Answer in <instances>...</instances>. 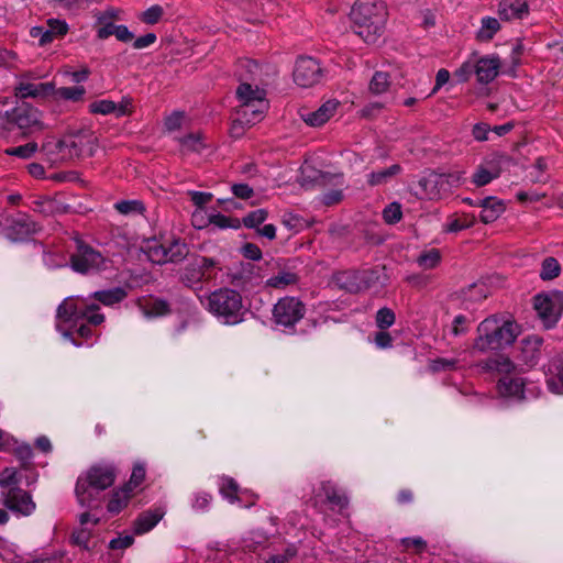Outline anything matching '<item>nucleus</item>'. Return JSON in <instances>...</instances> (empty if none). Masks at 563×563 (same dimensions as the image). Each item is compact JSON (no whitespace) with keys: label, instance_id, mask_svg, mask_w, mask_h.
<instances>
[{"label":"nucleus","instance_id":"obj_38","mask_svg":"<svg viewBox=\"0 0 563 563\" xmlns=\"http://www.w3.org/2000/svg\"><path fill=\"white\" fill-rule=\"evenodd\" d=\"M441 262V252L438 249L422 251L416 260L418 266L424 271L435 268Z\"/></svg>","mask_w":563,"mask_h":563},{"label":"nucleus","instance_id":"obj_43","mask_svg":"<svg viewBox=\"0 0 563 563\" xmlns=\"http://www.w3.org/2000/svg\"><path fill=\"white\" fill-rule=\"evenodd\" d=\"M297 282V275L290 272H280L266 280V285L272 288L283 289Z\"/></svg>","mask_w":563,"mask_h":563},{"label":"nucleus","instance_id":"obj_9","mask_svg":"<svg viewBox=\"0 0 563 563\" xmlns=\"http://www.w3.org/2000/svg\"><path fill=\"white\" fill-rule=\"evenodd\" d=\"M76 252L70 257L71 268L81 274L100 271L106 267V260L100 252L75 239Z\"/></svg>","mask_w":563,"mask_h":563},{"label":"nucleus","instance_id":"obj_40","mask_svg":"<svg viewBox=\"0 0 563 563\" xmlns=\"http://www.w3.org/2000/svg\"><path fill=\"white\" fill-rule=\"evenodd\" d=\"M142 313L145 318H156L165 316L168 312L166 301L161 299H151L145 306L141 307Z\"/></svg>","mask_w":563,"mask_h":563},{"label":"nucleus","instance_id":"obj_2","mask_svg":"<svg viewBox=\"0 0 563 563\" xmlns=\"http://www.w3.org/2000/svg\"><path fill=\"white\" fill-rule=\"evenodd\" d=\"M387 14L382 0H357L350 13L355 34L367 44L377 43L384 34Z\"/></svg>","mask_w":563,"mask_h":563},{"label":"nucleus","instance_id":"obj_21","mask_svg":"<svg viewBox=\"0 0 563 563\" xmlns=\"http://www.w3.org/2000/svg\"><path fill=\"white\" fill-rule=\"evenodd\" d=\"M474 65L477 81L481 84H488L497 77L500 68V60L495 55H488L474 62Z\"/></svg>","mask_w":563,"mask_h":563},{"label":"nucleus","instance_id":"obj_37","mask_svg":"<svg viewBox=\"0 0 563 563\" xmlns=\"http://www.w3.org/2000/svg\"><path fill=\"white\" fill-rule=\"evenodd\" d=\"M401 170L400 165L394 164L387 168L372 172L368 175V183L372 186L386 184L389 179L398 175Z\"/></svg>","mask_w":563,"mask_h":563},{"label":"nucleus","instance_id":"obj_8","mask_svg":"<svg viewBox=\"0 0 563 563\" xmlns=\"http://www.w3.org/2000/svg\"><path fill=\"white\" fill-rule=\"evenodd\" d=\"M12 126L21 130L23 135L42 131L45 128L42 112L27 102H15L10 117V129Z\"/></svg>","mask_w":563,"mask_h":563},{"label":"nucleus","instance_id":"obj_47","mask_svg":"<svg viewBox=\"0 0 563 563\" xmlns=\"http://www.w3.org/2000/svg\"><path fill=\"white\" fill-rule=\"evenodd\" d=\"M38 151V145L35 142H30L16 147H9L4 153L10 156H16L23 159L32 157Z\"/></svg>","mask_w":563,"mask_h":563},{"label":"nucleus","instance_id":"obj_50","mask_svg":"<svg viewBox=\"0 0 563 563\" xmlns=\"http://www.w3.org/2000/svg\"><path fill=\"white\" fill-rule=\"evenodd\" d=\"M114 208L122 214H136L144 211V205L139 200L118 201Z\"/></svg>","mask_w":563,"mask_h":563},{"label":"nucleus","instance_id":"obj_20","mask_svg":"<svg viewBox=\"0 0 563 563\" xmlns=\"http://www.w3.org/2000/svg\"><path fill=\"white\" fill-rule=\"evenodd\" d=\"M340 102L335 99L327 100L316 111H302L301 119L311 126H321L338 111Z\"/></svg>","mask_w":563,"mask_h":563},{"label":"nucleus","instance_id":"obj_23","mask_svg":"<svg viewBox=\"0 0 563 563\" xmlns=\"http://www.w3.org/2000/svg\"><path fill=\"white\" fill-rule=\"evenodd\" d=\"M419 185L423 194L430 199L440 198L449 192L446 188L448 181L443 174L440 173L431 172L427 174L419 180Z\"/></svg>","mask_w":563,"mask_h":563},{"label":"nucleus","instance_id":"obj_29","mask_svg":"<svg viewBox=\"0 0 563 563\" xmlns=\"http://www.w3.org/2000/svg\"><path fill=\"white\" fill-rule=\"evenodd\" d=\"M520 346L523 361L527 364H533L539 357L542 339L538 335H529L521 341Z\"/></svg>","mask_w":563,"mask_h":563},{"label":"nucleus","instance_id":"obj_64","mask_svg":"<svg viewBox=\"0 0 563 563\" xmlns=\"http://www.w3.org/2000/svg\"><path fill=\"white\" fill-rule=\"evenodd\" d=\"M134 542V538L131 534L119 536L109 542L111 550H124L130 548Z\"/></svg>","mask_w":563,"mask_h":563},{"label":"nucleus","instance_id":"obj_31","mask_svg":"<svg viewBox=\"0 0 563 563\" xmlns=\"http://www.w3.org/2000/svg\"><path fill=\"white\" fill-rule=\"evenodd\" d=\"M482 367L487 372H497L505 374V376H511L510 374L515 371L514 363L508 357L503 355L488 358L482 364Z\"/></svg>","mask_w":563,"mask_h":563},{"label":"nucleus","instance_id":"obj_22","mask_svg":"<svg viewBox=\"0 0 563 563\" xmlns=\"http://www.w3.org/2000/svg\"><path fill=\"white\" fill-rule=\"evenodd\" d=\"M497 12L505 21L522 20L529 14V4L527 0H500Z\"/></svg>","mask_w":563,"mask_h":563},{"label":"nucleus","instance_id":"obj_53","mask_svg":"<svg viewBox=\"0 0 563 563\" xmlns=\"http://www.w3.org/2000/svg\"><path fill=\"white\" fill-rule=\"evenodd\" d=\"M42 151L47 156L57 155L58 158H65L64 144H62V139H46L45 142L42 144Z\"/></svg>","mask_w":563,"mask_h":563},{"label":"nucleus","instance_id":"obj_4","mask_svg":"<svg viewBox=\"0 0 563 563\" xmlns=\"http://www.w3.org/2000/svg\"><path fill=\"white\" fill-rule=\"evenodd\" d=\"M519 332L516 322L497 314L490 316L478 324L473 349L482 353L503 349L512 344Z\"/></svg>","mask_w":563,"mask_h":563},{"label":"nucleus","instance_id":"obj_3","mask_svg":"<svg viewBox=\"0 0 563 563\" xmlns=\"http://www.w3.org/2000/svg\"><path fill=\"white\" fill-rule=\"evenodd\" d=\"M115 479L112 464H97L81 474L76 483V496L81 507L97 509L101 505V493L110 487Z\"/></svg>","mask_w":563,"mask_h":563},{"label":"nucleus","instance_id":"obj_17","mask_svg":"<svg viewBox=\"0 0 563 563\" xmlns=\"http://www.w3.org/2000/svg\"><path fill=\"white\" fill-rule=\"evenodd\" d=\"M319 503H327L332 510L342 514L347 506V498L332 483L322 482L316 492V504Z\"/></svg>","mask_w":563,"mask_h":563},{"label":"nucleus","instance_id":"obj_7","mask_svg":"<svg viewBox=\"0 0 563 563\" xmlns=\"http://www.w3.org/2000/svg\"><path fill=\"white\" fill-rule=\"evenodd\" d=\"M533 306L544 327L553 328L563 311V292L553 290L539 294L533 299Z\"/></svg>","mask_w":563,"mask_h":563},{"label":"nucleus","instance_id":"obj_11","mask_svg":"<svg viewBox=\"0 0 563 563\" xmlns=\"http://www.w3.org/2000/svg\"><path fill=\"white\" fill-rule=\"evenodd\" d=\"M305 305L296 297L279 299L273 309V318L276 324L292 328L305 316Z\"/></svg>","mask_w":563,"mask_h":563},{"label":"nucleus","instance_id":"obj_24","mask_svg":"<svg viewBox=\"0 0 563 563\" xmlns=\"http://www.w3.org/2000/svg\"><path fill=\"white\" fill-rule=\"evenodd\" d=\"M54 92L52 82L21 81L15 87V96L19 98H44Z\"/></svg>","mask_w":563,"mask_h":563},{"label":"nucleus","instance_id":"obj_51","mask_svg":"<svg viewBox=\"0 0 563 563\" xmlns=\"http://www.w3.org/2000/svg\"><path fill=\"white\" fill-rule=\"evenodd\" d=\"M115 109L117 103L108 99L96 100L89 104V110L91 113H98L102 115H107L110 113L115 114Z\"/></svg>","mask_w":563,"mask_h":563},{"label":"nucleus","instance_id":"obj_59","mask_svg":"<svg viewBox=\"0 0 563 563\" xmlns=\"http://www.w3.org/2000/svg\"><path fill=\"white\" fill-rule=\"evenodd\" d=\"M211 221V213H207L203 208H196L191 214V223L197 229L207 228Z\"/></svg>","mask_w":563,"mask_h":563},{"label":"nucleus","instance_id":"obj_57","mask_svg":"<svg viewBox=\"0 0 563 563\" xmlns=\"http://www.w3.org/2000/svg\"><path fill=\"white\" fill-rule=\"evenodd\" d=\"M46 24H47V29L49 30V32L52 33V35L55 37H63L65 36L68 31H69V26L67 24V22L65 20H59V19H48L46 21Z\"/></svg>","mask_w":563,"mask_h":563},{"label":"nucleus","instance_id":"obj_25","mask_svg":"<svg viewBox=\"0 0 563 563\" xmlns=\"http://www.w3.org/2000/svg\"><path fill=\"white\" fill-rule=\"evenodd\" d=\"M478 207L482 208L479 218L484 223L494 222L505 211L503 201L496 197H486L484 199H479Z\"/></svg>","mask_w":563,"mask_h":563},{"label":"nucleus","instance_id":"obj_26","mask_svg":"<svg viewBox=\"0 0 563 563\" xmlns=\"http://www.w3.org/2000/svg\"><path fill=\"white\" fill-rule=\"evenodd\" d=\"M165 512L161 508L142 512L133 525L136 534H144L151 531L164 517Z\"/></svg>","mask_w":563,"mask_h":563},{"label":"nucleus","instance_id":"obj_15","mask_svg":"<svg viewBox=\"0 0 563 563\" xmlns=\"http://www.w3.org/2000/svg\"><path fill=\"white\" fill-rule=\"evenodd\" d=\"M40 231V225L26 213H18L8 220L7 236L13 241H23Z\"/></svg>","mask_w":563,"mask_h":563},{"label":"nucleus","instance_id":"obj_41","mask_svg":"<svg viewBox=\"0 0 563 563\" xmlns=\"http://www.w3.org/2000/svg\"><path fill=\"white\" fill-rule=\"evenodd\" d=\"M561 273V266L556 258L547 257L541 264L540 277L542 280H552Z\"/></svg>","mask_w":563,"mask_h":563},{"label":"nucleus","instance_id":"obj_14","mask_svg":"<svg viewBox=\"0 0 563 563\" xmlns=\"http://www.w3.org/2000/svg\"><path fill=\"white\" fill-rule=\"evenodd\" d=\"M322 70L317 59L300 57L296 62L294 70L295 82L303 88L311 87L320 81Z\"/></svg>","mask_w":563,"mask_h":563},{"label":"nucleus","instance_id":"obj_58","mask_svg":"<svg viewBox=\"0 0 563 563\" xmlns=\"http://www.w3.org/2000/svg\"><path fill=\"white\" fill-rule=\"evenodd\" d=\"M267 219V211L257 209L244 217L243 223L246 228H257Z\"/></svg>","mask_w":563,"mask_h":563},{"label":"nucleus","instance_id":"obj_19","mask_svg":"<svg viewBox=\"0 0 563 563\" xmlns=\"http://www.w3.org/2000/svg\"><path fill=\"white\" fill-rule=\"evenodd\" d=\"M501 173L500 162L497 157L484 161L472 175L471 181L475 187H483L498 178Z\"/></svg>","mask_w":563,"mask_h":563},{"label":"nucleus","instance_id":"obj_12","mask_svg":"<svg viewBox=\"0 0 563 563\" xmlns=\"http://www.w3.org/2000/svg\"><path fill=\"white\" fill-rule=\"evenodd\" d=\"M65 158L91 156L96 148V137L90 131L69 133L62 139Z\"/></svg>","mask_w":563,"mask_h":563},{"label":"nucleus","instance_id":"obj_45","mask_svg":"<svg viewBox=\"0 0 563 563\" xmlns=\"http://www.w3.org/2000/svg\"><path fill=\"white\" fill-rule=\"evenodd\" d=\"M500 29V24L496 18L485 16L482 19L478 37L481 40H490Z\"/></svg>","mask_w":563,"mask_h":563},{"label":"nucleus","instance_id":"obj_44","mask_svg":"<svg viewBox=\"0 0 563 563\" xmlns=\"http://www.w3.org/2000/svg\"><path fill=\"white\" fill-rule=\"evenodd\" d=\"M389 85V75L384 71H376L369 82V90L375 95H380L387 91Z\"/></svg>","mask_w":563,"mask_h":563},{"label":"nucleus","instance_id":"obj_18","mask_svg":"<svg viewBox=\"0 0 563 563\" xmlns=\"http://www.w3.org/2000/svg\"><path fill=\"white\" fill-rule=\"evenodd\" d=\"M498 394L507 401H520L525 398V379L521 376H504L498 383Z\"/></svg>","mask_w":563,"mask_h":563},{"label":"nucleus","instance_id":"obj_32","mask_svg":"<svg viewBox=\"0 0 563 563\" xmlns=\"http://www.w3.org/2000/svg\"><path fill=\"white\" fill-rule=\"evenodd\" d=\"M30 209L44 217H49L59 211V203L49 197H40L31 201Z\"/></svg>","mask_w":563,"mask_h":563},{"label":"nucleus","instance_id":"obj_63","mask_svg":"<svg viewBox=\"0 0 563 563\" xmlns=\"http://www.w3.org/2000/svg\"><path fill=\"white\" fill-rule=\"evenodd\" d=\"M473 74H475L474 62L467 60L463 63L459 69H456L454 76L459 82H464L468 80Z\"/></svg>","mask_w":563,"mask_h":563},{"label":"nucleus","instance_id":"obj_48","mask_svg":"<svg viewBox=\"0 0 563 563\" xmlns=\"http://www.w3.org/2000/svg\"><path fill=\"white\" fill-rule=\"evenodd\" d=\"M212 496L206 492H197L191 497V508L196 512H206L209 510Z\"/></svg>","mask_w":563,"mask_h":563},{"label":"nucleus","instance_id":"obj_1","mask_svg":"<svg viewBox=\"0 0 563 563\" xmlns=\"http://www.w3.org/2000/svg\"><path fill=\"white\" fill-rule=\"evenodd\" d=\"M104 321V316L99 312V307L95 303H87L79 297H67L58 306L56 313V330L75 346H81L75 339V334L80 338H89L92 331L88 324L98 325Z\"/></svg>","mask_w":563,"mask_h":563},{"label":"nucleus","instance_id":"obj_62","mask_svg":"<svg viewBox=\"0 0 563 563\" xmlns=\"http://www.w3.org/2000/svg\"><path fill=\"white\" fill-rule=\"evenodd\" d=\"M400 544L405 550L413 549L416 553H421L427 548V542L421 537L402 538Z\"/></svg>","mask_w":563,"mask_h":563},{"label":"nucleus","instance_id":"obj_28","mask_svg":"<svg viewBox=\"0 0 563 563\" xmlns=\"http://www.w3.org/2000/svg\"><path fill=\"white\" fill-rule=\"evenodd\" d=\"M218 485L220 495L230 504L240 503L242 496L246 494V490H241L238 483L229 476H221Z\"/></svg>","mask_w":563,"mask_h":563},{"label":"nucleus","instance_id":"obj_56","mask_svg":"<svg viewBox=\"0 0 563 563\" xmlns=\"http://www.w3.org/2000/svg\"><path fill=\"white\" fill-rule=\"evenodd\" d=\"M145 478V465L143 463H136L133 467L130 481L124 487L133 492L139 487Z\"/></svg>","mask_w":563,"mask_h":563},{"label":"nucleus","instance_id":"obj_55","mask_svg":"<svg viewBox=\"0 0 563 563\" xmlns=\"http://www.w3.org/2000/svg\"><path fill=\"white\" fill-rule=\"evenodd\" d=\"M13 101L9 98H0V129L10 130V117Z\"/></svg>","mask_w":563,"mask_h":563},{"label":"nucleus","instance_id":"obj_33","mask_svg":"<svg viewBox=\"0 0 563 563\" xmlns=\"http://www.w3.org/2000/svg\"><path fill=\"white\" fill-rule=\"evenodd\" d=\"M131 494L124 486L114 490L107 506L108 511L112 515L119 514L128 505Z\"/></svg>","mask_w":563,"mask_h":563},{"label":"nucleus","instance_id":"obj_35","mask_svg":"<svg viewBox=\"0 0 563 563\" xmlns=\"http://www.w3.org/2000/svg\"><path fill=\"white\" fill-rule=\"evenodd\" d=\"M178 142L181 151L186 153H201V151L206 147L203 137L200 133H189L179 137Z\"/></svg>","mask_w":563,"mask_h":563},{"label":"nucleus","instance_id":"obj_61","mask_svg":"<svg viewBox=\"0 0 563 563\" xmlns=\"http://www.w3.org/2000/svg\"><path fill=\"white\" fill-rule=\"evenodd\" d=\"M401 214V206L397 202L388 205L383 211L384 220L390 224L398 222Z\"/></svg>","mask_w":563,"mask_h":563},{"label":"nucleus","instance_id":"obj_6","mask_svg":"<svg viewBox=\"0 0 563 563\" xmlns=\"http://www.w3.org/2000/svg\"><path fill=\"white\" fill-rule=\"evenodd\" d=\"M143 251L152 263L158 265L180 261L187 254L186 244L177 239L150 240Z\"/></svg>","mask_w":563,"mask_h":563},{"label":"nucleus","instance_id":"obj_54","mask_svg":"<svg viewBox=\"0 0 563 563\" xmlns=\"http://www.w3.org/2000/svg\"><path fill=\"white\" fill-rule=\"evenodd\" d=\"M395 313L391 309L389 308H380L377 313H376V318H375V321H376V325L384 330V329H388L389 327H391L394 323H395Z\"/></svg>","mask_w":563,"mask_h":563},{"label":"nucleus","instance_id":"obj_30","mask_svg":"<svg viewBox=\"0 0 563 563\" xmlns=\"http://www.w3.org/2000/svg\"><path fill=\"white\" fill-rule=\"evenodd\" d=\"M239 104L255 103L258 100H266V92L257 86L253 87L247 82H242L236 89Z\"/></svg>","mask_w":563,"mask_h":563},{"label":"nucleus","instance_id":"obj_10","mask_svg":"<svg viewBox=\"0 0 563 563\" xmlns=\"http://www.w3.org/2000/svg\"><path fill=\"white\" fill-rule=\"evenodd\" d=\"M268 109L267 100H258L255 103L239 104L231 128V134L239 137L243 134L244 126H252L261 122Z\"/></svg>","mask_w":563,"mask_h":563},{"label":"nucleus","instance_id":"obj_49","mask_svg":"<svg viewBox=\"0 0 563 563\" xmlns=\"http://www.w3.org/2000/svg\"><path fill=\"white\" fill-rule=\"evenodd\" d=\"M487 296L488 290L483 283L473 284L464 291V299L472 302L482 301L487 298Z\"/></svg>","mask_w":563,"mask_h":563},{"label":"nucleus","instance_id":"obj_36","mask_svg":"<svg viewBox=\"0 0 563 563\" xmlns=\"http://www.w3.org/2000/svg\"><path fill=\"white\" fill-rule=\"evenodd\" d=\"M218 267V262L209 257H199L192 262L194 271H198L195 280L209 279L212 277V271Z\"/></svg>","mask_w":563,"mask_h":563},{"label":"nucleus","instance_id":"obj_60","mask_svg":"<svg viewBox=\"0 0 563 563\" xmlns=\"http://www.w3.org/2000/svg\"><path fill=\"white\" fill-rule=\"evenodd\" d=\"M163 13V8L158 4H155L150 7L142 13L141 20L146 24H155L161 20Z\"/></svg>","mask_w":563,"mask_h":563},{"label":"nucleus","instance_id":"obj_13","mask_svg":"<svg viewBox=\"0 0 563 563\" xmlns=\"http://www.w3.org/2000/svg\"><path fill=\"white\" fill-rule=\"evenodd\" d=\"M384 274L380 269H364L344 273L342 286L351 292H358L377 285H384Z\"/></svg>","mask_w":563,"mask_h":563},{"label":"nucleus","instance_id":"obj_5","mask_svg":"<svg viewBox=\"0 0 563 563\" xmlns=\"http://www.w3.org/2000/svg\"><path fill=\"white\" fill-rule=\"evenodd\" d=\"M201 303L224 325H235L243 321L245 309L242 296L234 289H217L201 299Z\"/></svg>","mask_w":563,"mask_h":563},{"label":"nucleus","instance_id":"obj_34","mask_svg":"<svg viewBox=\"0 0 563 563\" xmlns=\"http://www.w3.org/2000/svg\"><path fill=\"white\" fill-rule=\"evenodd\" d=\"M91 297L104 306H112L122 301L126 297V291L122 287H115L108 290L96 291Z\"/></svg>","mask_w":563,"mask_h":563},{"label":"nucleus","instance_id":"obj_52","mask_svg":"<svg viewBox=\"0 0 563 563\" xmlns=\"http://www.w3.org/2000/svg\"><path fill=\"white\" fill-rule=\"evenodd\" d=\"M18 471L13 467H7L0 473V486L7 490L12 487H19Z\"/></svg>","mask_w":563,"mask_h":563},{"label":"nucleus","instance_id":"obj_16","mask_svg":"<svg viewBox=\"0 0 563 563\" xmlns=\"http://www.w3.org/2000/svg\"><path fill=\"white\" fill-rule=\"evenodd\" d=\"M2 497L4 506L19 515L30 516L35 510L31 496L19 487L3 490Z\"/></svg>","mask_w":563,"mask_h":563},{"label":"nucleus","instance_id":"obj_39","mask_svg":"<svg viewBox=\"0 0 563 563\" xmlns=\"http://www.w3.org/2000/svg\"><path fill=\"white\" fill-rule=\"evenodd\" d=\"M267 541V536L262 530L250 531L242 539V547L247 551H256L258 548L264 547Z\"/></svg>","mask_w":563,"mask_h":563},{"label":"nucleus","instance_id":"obj_42","mask_svg":"<svg viewBox=\"0 0 563 563\" xmlns=\"http://www.w3.org/2000/svg\"><path fill=\"white\" fill-rule=\"evenodd\" d=\"M475 222L474 217L463 216L460 218H450L443 227L449 233H457L462 230L471 228Z\"/></svg>","mask_w":563,"mask_h":563},{"label":"nucleus","instance_id":"obj_27","mask_svg":"<svg viewBox=\"0 0 563 563\" xmlns=\"http://www.w3.org/2000/svg\"><path fill=\"white\" fill-rule=\"evenodd\" d=\"M548 389L555 395H563V362L553 361L547 373Z\"/></svg>","mask_w":563,"mask_h":563},{"label":"nucleus","instance_id":"obj_46","mask_svg":"<svg viewBox=\"0 0 563 563\" xmlns=\"http://www.w3.org/2000/svg\"><path fill=\"white\" fill-rule=\"evenodd\" d=\"M85 92H86V90L82 86H74V87H62L57 90L54 89L53 93L58 99L79 101L84 97Z\"/></svg>","mask_w":563,"mask_h":563}]
</instances>
